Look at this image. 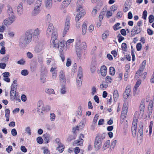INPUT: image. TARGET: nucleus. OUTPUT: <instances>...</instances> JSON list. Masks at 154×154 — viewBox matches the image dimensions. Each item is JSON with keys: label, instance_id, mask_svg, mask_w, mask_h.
Instances as JSON below:
<instances>
[{"label": "nucleus", "instance_id": "0e129e2a", "mask_svg": "<svg viewBox=\"0 0 154 154\" xmlns=\"http://www.w3.org/2000/svg\"><path fill=\"white\" fill-rule=\"evenodd\" d=\"M5 116H10V110L8 109H6L5 110Z\"/></svg>", "mask_w": 154, "mask_h": 154}, {"label": "nucleus", "instance_id": "4468645a", "mask_svg": "<svg viewBox=\"0 0 154 154\" xmlns=\"http://www.w3.org/2000/svg\"><path fill=\"white\" fill-rule=\"evenodd\" d=\"M131 89L128 87L126 88L125 92L123 94V97L125 99H127L130 96Z\"/></svg>", "mask_w": 154, "mask_h": 154}, {"label": "nucleus", "instance_id": "680f3d73", "mask_svg": "<svg viewBox=\"0 0 154 154\" xmlns=\"http://www.w3.org/2000/svg\"><path fill=\"white\" fill-rule=\"evenodd\" d=\"M0 53L1 54H4L5 53V48L4 46H2L1 49Z\"/></svg>", "mask_w": 154, "mask_h": 154}, {"label": "nucleus", "instance_id": "13d9d810", "mask_svg": "<svg viewBox=\"0 0 154 154\" xmlns=\"http://www.w3.org/2000/svg\"><path fill=\"white\" fill-rule=\"evenodd\" d=\"M2 75L4 78H6L9 77L10 73L8 72H5L2 73Z\"/></svg>", "mask_w": 154, "mask_h": 154}, {"label": "nucleus", "instance_id": "39448f33", "mask_svg": "<svg viewBox=\"0 0 154 154\" xmlns=\"http://www.w3.org/2000/svg\"><path fill=\"white\" fill-rule=\"evenodd\" d=\"M76 52L78 57L80 58L81 56L82 52L83 50H85L87 48L86 44L85 42H83L80 45H76Z\"/></svg>", "mask_w": 154, "mask_h": 154}, {"label": "nucleus", "instance_id": "dca6fc26", "mask_svg": "<svg viewBox=\"0 0 154 154\" xmlns=\"http://www.w3.org/2000/svg\"><path fill=\"white\" fill-rule=\"evenodd\" d=\"M106 69L107 68L105 66H103L101 67L100 68V73L102 75L104 76L106 75Z\"/></svg>", "mask_w": 154, "mask_h": 154}, {"label": "nucleus", "instance_id": "e2e57ef3", "mask_svg": "<svg viewBox=\"0 0 154 154\" xmlns=\"http://www.w3.org/2000/svg\"><path fill=\"white\" fill-rule=\"evenodd\" d=\"M117 142L116 140H114L111 143V147L112 148V149H114L115 147L116 143Z\"/></svg>", "mask_w": 154, "mask_h": 154}, {"label": "nucleus", "instance_id": "ddd939ff", "mask_svg": "<svg viewBox=\"0 0 154 154\" xmlns=\"http://www.w3.org/2000/svg\"><path fill=\"white\" fill-rule=\"evenodd\" d=\"M82 108L81 106H79L77 110L76 111L75 113V116L78 118L80 119L81 118L82 115Z\"/></svg>", "mask_w": 154, "mask_h": 154}, {"label": "nucleus", "instance_id": "ea45409f", "mask_svg": "<svg viewBox=\"0 0 154 154\" xmlns=\"http://www.w3.org/2000/svg\"><path fill=\"white\" fill-rule=\"evenodd\" d=\"M110 144V140H107L104 144L103 147L104 148V149H106L108 148Z\"/></svg>", "mask_w": 154, "mask_h": 154}, {"label": "nucleus", "instance_id": "9b49d317", "mask_svg": "<svg viewBox=\"0 0 154 154\" xmlns=\"http://www.w3.org/2000/svg\"><path fill=\"white\" fill-rule=\"evenodd\" d=\"M128 108L125 106V104H124L121 114V117L122 119H124L126 117L127 112Z\"/></svg>", "mask_w": 154, "mask_h": 154}, {"label": "nucleus", "instance_id": "c9c22d12", "mask_svg": "<svg viewBox=\"0 0 154 154\" xmlns=\"http://www.w3.org/2000/svg\"><path fill=\"white\" fill-rule=\"evenodd\" d=\"M112 78L110 76H107L106 78V81L107 83H111L112 81Z\"/></svg>", "mask_w": 154, "mask_h": 154}, {"label": "nucleus", "instance_id": "bf43d9fd", "mask_svg": "<svg viewBox=\"0 0 154 154\" xmlns=\"http://www.w3.org/2000/svg\"><path fill=\"white\" fill-rule=\"evenodd\" d=\"M147 15V11L145 10L143 11V14L142 18L143 19L146 20Z\"/></svg>", "mask_w": 154, "mask_h": 154}, {"label": "nucleus", "instance_id": "2f4dec72", "mask_svg": "<svg viewBox=\"0 0 154 154\" xmlns=\"http://www.w3.org/2000/svg\"><path fill=\"white\" fill-rule=\"evenodd\" d=\"M45 91L49 94H53L54 93V90L52 89H47L45 90Z\"/></svg>", "mask_w": 154, "mask_h": 154}, {"label": "nucleus", "instance_id": "6ab92c4d", "mask_svg": "<svg viewBox=\"0 0 154 154\" xmlns=\"http://www.w3.org/2000/svg\"><path fill=\"white\" fill-rule=\"evenodd\" d=\"M52 5V0H47L45 2V6L48 9L51 8Z\"/></svg>", "mask_w": 154, "mask_h": 154}, {"label": "nucleus", "instance_id": "1a4fd4ad", "mask_svg": "<svg viewBox=\"0 0 154 154\" xmlns=\"http://www.w3.org/2000/svg\"><path fill=\"white\" fill-rule=\"evenodd\" d=\"M58 42V41L57 43H55L56 44L57 46L56 47H53V48H58L60 52H62L63 50L64 47L63 41L59 42H58V45H57V43Z\"/></svg>", "mask_w": 154, "mask_h": 154}, {"label": "nucleus", "instance_id": "6e6552de", "mask_svg": "<svg viewBox=\"0 0 154 154\" xmlns=\"http://www.w3.org/2000/svg\"><path fill=\"white\" fill-rule=\"evenodd\" d=\"M59 80L60 83L62 85L66 83V79L65 73L63 71H61L60 72Z\"/></svg>", "mask_w": 154, "mask_h": 154}, {"label": "nucleus", "instance_id": "393cba45", "mask_svg": "<svg viewBox=\"0 0 154 154\" xmlns=\"http://www.w3.org/2000/svg\"><path fill=\"white\" fill-rule=\"evenodd\" d=\"M145 103L144 101H142L139 106V109L141 112H143L144 110Z\"/></svg>", "mask_w": 154, "mask_h": 154}, {"label": "nucleus", "instance_id": "09e8293b", "mask_svg": "<svg viewBox=\"0 0 154 154\" xmlns=\"http://www.w3.org/2000/svg\"><path fill=\"white\" fill-rule=\"evenodd\" d=\"M26 133H27L28 135H30L31 134V129L29 127H27L25 129Z\"/></svg>", "mask_w": 154, "mask_h": 154}, {"label": "nucleus", "instance_id": "338daca9", "mask_svg": "<svg viewBox=\"0 0 154 154\" xmlns=\"http://www.w3.org/2000/svg\"><path fill=\"white\" fill-rule=\"evenodd\" d=\"M91 94L92 95H94L95 93L96 92V89L95 86H93L91 89Z\"/></svg>", "mask_w": 154, "mask_h": 154}, {"label": "nucleus", "instance_id": "aec40b11", "mask_svg": "<svg viewBox=\"0 0 154 154\" xmlns=\"http://www.w3.org/2000/svg\"><path fill=\"white\" fill-rule=\"evenodd\" d=\"M17 85V81L16 80H14L11 86V91H16Z\"/></svg>", "mask_w": 154, "mask_h": 154}, {"label": "nucleus", "instance_id": "49530a36", "mask_svg": "<svg viewBox=\"0 0 154 154\" xmlns=\"http://www.w3.org/2000/svg\"><path fill=\"white\" fill-rule=\"evenodd\" d=\"M122 48L123 51H126L127 49L126 44L125 43H122Z\"/></svg>", "mask_w": 154, "mask_h": 154}, {"label": "nucleus", "instance_id": "de8ad7c7", "mask_svg": "<svg viewBox=\"0 0 154 154\" xmlns=\"http://www.w3.org/2000/svg\"><path fill=\"white\" fill-rule=\"evenodd\" d=\"M120 25V24L119 23H117L115 24V25L113 26V29H114L116 31L117 30L121 28V27H118Z\"/></svg>", "mask_w": 154, "mask_h": 154}, {"label": "nucleus", "instance_id": "412c9836", "mask_svg": "<svg viewBox=\"0 0 154 154\" xmlns=\"http://www.w3.org/2000/svg\"><path fill=\"white\" fill-rule=\"evenodd\" d=\"M82 34L84 35L86 33L87 30V23L84 22L82 26Z\"/></svg>", "mask_w": 154, "mask_h": 154}, {"label": "nucleus", "instance_id": "f257e3e1", "mask_svg": "<svg viewBox=\"0 0 154 154\" xmlns=\"http://www.w3.org/2000/svg\"><path fill=\"white\" fill-rule=\"evenodd\" d=\"M54 27L53 24L50 23L48 26L46 32V35L48 37L50 36L51 35V40L50 42V46L53 47H56L57 43L58 41L57 39L58 34L57 31H53Z\"/></svg>", "mask_w": 154, "mask_h": 154}, {"label": "nucleus", "instance_id": "a878e982", "mask_svg": "<svg viewBox=\"0 0 154 154\" xmlns=\"http://www.w3.org/2000/svg\"><path fill=\"white\" fill-rule=\"evenodd\" d=\"M43 137L44 138V140L45 141V143H47L49 142V140L50 139V135L47 134H45L43 135Z\"/></svg>", "mask_w": 154, "mask_h": 154}, {"label": "nucleus", "instance_id": "cd10ccee", "mask_svg": "<svg viewBox=\"0 0 154 154\" xmlns=\"http://www.w3.org/2000/svg\"><path fill=\"white\" fill-rule=\"evenodd\" d=\"M114 100L115 101L117 100V99L119 97V94L118 91L117 90H115L114 91L113 94Z\"/></svg>", "mask_w": 154, "mask_h": 154}, {"label": "nucleus", "instance_id": "69168bd1", "mask_svg": "<svg viewBox=\"0 0 154 154\" xmlns=\"http://www.w3.org/2000/svg\"><path fill=\"white\" fill-rule=\"evenodd\" d=\"M97 12V10L96 8H94L92 12V15L93 16H95Z\"/></svg>", "mask_w": 154, "mask_h": 154}, {"label": "nucleus", "instance_id": "f03ea898", "mask_svg": "<svg viewBox=\"0 0 154 154\" xmlns=\"http://www.w3.org/2000/svg\"><path fill=\"white\" fill-rule=\"evenodd\" d=\"M137 119H134L132 123V125L131 129L132 136L134 137H135L136 135L137 136L139 134L141 137H142L143 135V123L142 122H141L140 123L138 128V132L137 133Z\"/></svg>", "mask_w": 154, "mask_h": 154}, {"label": "nucleus", "instance_id": "c85d7f7f", "mask_svg": "<svg viewBox=\"0 0 154 154\" xmlns=\"http://www.w3.org/2000/svg\"><path fill=\"white\" fill-rule=\"evenodd\" d=\"M70 17L69 16H68L66 17L65 23V26L70 27Z\"/></svg>", "mask_w": 154, "mask_h": 154}, {"label": "nucleus", "instance_id": "5fc2aeb1", "mask_svg": "<svg viewBox=\"0 0 154 154\" xmlns=\"http://www.w3.org/2000/svg\"><path fill=\"white\" fill-rule=\"evenodd\" d=\"M136 48L138 51H140L142 48V45L141 43H139L137 44Z\"/></svg>", "mask_w": 154, "mask_h": 154}, {"label": "nucleus", "instance_id": "7c9ffc66", "mask_svg": "<svg viewBox=\"0 0 154 154\" xmlns=\"http://www.w3.org/2000/svg\"><path fill=\"white\" fill-rule=\"evenodd\" d=\"M104 83V82H103L102 84L100 85V88L103 90H105L108 86V85L107 83Z\"/></svg>", "mask_w": 154, "mask_h": 154}, {"label": "nucleus", "instance_id": "052dcab7", "mask_svg": "<svg viewBox=\"0 0 154 154\" xmlns=\"http://www.w3.org/2000/svg\"><path fill=\"white\" fill-rule=\"evenodd\" d=\"M60 92L62 94H64L66 93V88L65 86L62 85V88L61 89Z\"/></svg>", "mask_w": 154, "mask_h": 154}, {"label": "nucleus", "instance_id": "20e7f679", "mask_svg": "<svg viewBox=\"0 0 154 154\" xmlns=\"http://www.w3.org/2000/svg\"><path fill=\"white\" fill-rule=\"evenodd\" d=\"M105 134L103 133L101 134H98L96 137L94 146L95 148L97 150H99L101 147L102 140L105 138Z\"/></svg>", "mask_w": 154, "mask_h": 154}, {"label": "nucleus", "instance_id": "c756f323", "mask_svg": "<svg viewBox=\"0 0 154 154\" xmlns=\"http://www.w3.org/2000/svg\"><path fill=\"white\" fill-rule=\"evenodd\" d=\"M109 33L108 31H106L103 34L102 38L103 40H105L107 37L109 35Z\"/></svg>", "mask_w": 154, "mask_h": 154}, {"label": "nucleus", "instance_id": "3c124183", "mask_svg": "<svg viewBox=\"0 0 154 154\" xmlns=\"http://www.w3.org/2000/svg\"><path fill=\"white\" fill-rule=\"evenodd\" d=\"M50 117L51 121H54L55 119V115L54 113H51Z\"/></svg>", "mask_w": 154, "mask_h": 154}, {"label": "nucleus", "instance_id": "2eb2a0df", "mask_svg": "<svg viewBox=\"0 0 154 154\" xmlns=\"http://www.w3.org/2000/svg\"><path fill=\"white\" fill-rule=\"evenodd\" d=\"M141 83V80H138L136 83V84L134 87V93L133 94L134 95H135L137 94L136 91L137 90L139 86L140 85Z\"/></svg>", "mask_w": 154, "mask_h": 154}, {"label": "nucleus", "instance_id": "b1692460", "mask_svg": "<svg viewBox=\"0 0 154 154\" xmlns=\"http://www.w3.org/2000/svg\"><path fill=\"white\" fill-rule=\"evenodd\" d=\"M146 63V60H144L142 62L140 67L139 69V71L140 70L141 71H143L145 67Z\"/></svg>", "mask_w": 154, "mask_h": 154}, {"label": "nucleus", "instance_id": "0eeeda50", "mask_svg": "<svg viewBox=\"0 0 154 154\" xmlns=\"http://www.w3.org/2000/svg\"><path fill=\"white\" fill-rule=\"evenodd\" d=\"M27 33H28L31 35V39H32V35L34 38H38L39 36L40 31L38 28L35 29H31L28 31Z\"/></svg>", "mask_w": 154, "mask_h": 154}, {"label": "nucleus", "instance_id": "473e14b6", "mask_svg": "<svg viewBox=\"0 0 154 154\" xmlns=\"http://www.w3.org/2000/svg\"><path fill=\"white\" fill-rule=\"evenodd\" d=\"M134 29L136 32V34H138L140 33L141 31V29L137 26H134Z\"/></svg>", "mask_w": 154, "mask_h": 154}, {"label": "nucleus", "instance_id": "58836bf2", "mask_svg": "<svg viewBox=\"0 0 154 154\" xmlns=\"http://www.w3.org/2000/svg\"><path fill=\"white\" fill-rule=\"evenodd\" d=\"M69 28V27L64 26V29L63 33V37H64L65 36V35L68 32Z\"/></svg>", "mask_w": 154, "mask_h": 154}, {"label": "nucleus", "instance_id": "f704fd0d", "mask_svg": "<svg viewBox=\"0 0 154 154\" xmlns=\"http://www.w3.org/2000/svg\"><path fill=\"white\" fill-rule=\"evenodd\" d=\"M79 5H78L76 8V11L80 12L82 11V10H85L83 9L81 5L82 4H78Z\"/></svg>", "mask_w": 154, "mask_h": 154}, {"label": "nucleus", "instance_id": "774afa93", "mask_svg": "<svg viewBox=\"0 0 154 154\" xmlns=\"http://www.w3.org/2000/svg\"><path fill=\"white\" fill-rule=\"evenodd\" d=\"M13 150L12 147L11 146H9L6 149V151L8 153H9Z\"/></svg>", "mask_w": 154, "mask_h": 154}, {"label": "nucleus", "instance_id": "8fccbe9b", "mask_svg": "<svg viewBox=\"0 0 154 154\" xmlns=\"http://www.w3.org/2000/svg\"><path fill=\"white\" fill-rule=\"evenodd\" d=\"M117 37L118 38V41L119 43L121 42L124 39V38L120 34H119V35L117 36Z\"/></svg>", "mask_w": 154, "mask_h": 154}, {"label": "nucleus", "instance_id": "6e6d98bb", "mask_svg": "<svg viewBox=\"0 0 154 154\" xmlns=\"http://www.w3.org/2000/svg\"><path fill=\"white\" fill-rule=\"evenodd\" d=\"M9 59V55H7L5 56L1 60L2 62H6Z\"/></svg>", "mask_w": 154, "mask_h": 154}, {"label": "nucleus", "instance_id": "f3484780", "mask_svg": "<svg viewBox=\"0 0 154 154\" xmlns=\"http://www.w3.org/2000/svg\"><path fill=\"white\" fill-rule=\"evenodd\" d=\"M40 7L35 6L34 9L32 11V15L33 16H35L38 14L39 12Z\"/></svg>", "mask_w": 154, "mask_h": 154}, {"label": "nucleus", "instance_id": "864d4df0", "mask_svg": "<svg viewBox=\"0 0 154 154\" xmlns=\"http://www.w3.org/2000/svg\"><path fill=\"white\" fill-rule=\"evenodd\" d=\"M149 22L150 23H152L154 20V17L152 15H150L149 17Z\"/></svg>", "mask_w": 154, "mask_h": 154}, {"label": "nucleus", "instance_id": "9d476101", "mask_svg": "<svg viewBox=\"0 0 154 154\" xmlns=\"http://www.w3.org/2000/svg\"><path fill=\"white\" fill-rule=\"evenodd\" d=\"M84 138V136L83 134H81L79 137V140H76L73 143V144L77 146H82L83 142V140L82 138Z\"/></svg>", "mask_w": 154, "mask_h": 154}, {"label": "nucleus", "instance_id": "603ef678", "mask_svg": "<svg viewBox=\"0 0 154 154\" xmlns=\"http://www.w3.org/2000/svg\"><path fill=\"white\" fill-rule=\"evenodd\" d=\"M25 61L23 59H21L20 60H18L17 62V63L20 65H23L25 64Z\"/></svg>", "mask_w": 154, "mask_h": 154}, {"label": "nucleus", "instance_id": "79ce46f5", "mask_svg": "<svg viewBox=\"0 0 154 154\" xmlns=\"http://www.w3.org/2000/svg\"><path fill=\"white\" fill-rule=\"evenodd\" d=\"M21 74L23 75L26 76L28 74L29 72L27 69H24L21 71Z\"/></svg>", "mask_w": 154, "mask_h": 154}, {"label": "nucleus", "instance_id": "5701e85b", "mask_svg": "<svg viewBox=\"0 0 154 154\" xmlns=\"http://www.w3.org/2000/svg\"><path fill=\"white\" fill-rule=\"evenodd\" d=\"M37 112L39 115H41L43 113V112L45 111V107L44 106L37 107Z\"/></svg>", "mask_w": 154, "mask_h": 154}, {"label": "nucleus", "instance_id": "f8f14e48", "mask_svg": "<svg viewBox=\"0 0 154 154\" xmlns=\"http://www.w3.org/2000/svg\"><path fill=\"white\" fill-rule=\"evenodd\" d=\"M85 10H82V11L79 12L77 14L75 20L76 22L79 21L80 19L82 18L85 15Z\"/></svg>", "mask_w": 154, "mask_h": 154}, {"label": "nucleus", "instance_id": "423d86ee", "mask_svg": "<svg viewBox=\"0 0 154 154\" xmlns=\"http://www.w3.org/2000/svg\"><path fill=\"white\" fill-rule=\"evenodd\" d=\"M82 67L81 66H80L78 71L77 77L76 79L77 85L78 86V87L79 88H80L81 86L82 82Z\"/></svg>", "mask_w": 154, "mask_h": 154}, {"label": "nucleus", "instance_id": "37998d69", "mask_svg": "<svg viewBox=\"0 0 154 154\" xmlns=\"http://www.w3.org/2000/svg\"><path fill=\"white\" fill-rule=\"evenodd\" d=\"M9 16V18H10V19L13 20L14 21L15 19V16L14 15V12L11 13L10 14H8Z\"/></svg>", "mask_w": 154, "mask_h": 154}, {"label": "nucleus", "instance_id": "4d7b16f0", "mask_svg": "<svg viewBox=\"0 0 154 154\" xmlns=\"http://www.w3.org/2000/svg\"><path fill=\"white\" fill-rule=\"evenodd\" d=\"M11 134L13 136H16L17 134V131L14 128L11 131Z\"/></svg>", "mask_w": 154, "mask_h": 154}, {"label": "nucleus", "instance_id": "7ed1b4c3", "mask_svg": "<svg viewBox=\"0 0 154 154\" xmlns=\"http://www.w3.org/2000/svg\"><path fill=\"white\" fill-rule=\"evenodd\" d=\"M26 33L25 36L21 37L19 41V46L22 47H26L31 41V35Z\"/></svg>", "mask_w": 154, "mask_h": 154}, {"label": "nucleus", "instance_id": "4be33fe9", "mask_svg": "<svg viewBox=\"0 0 154 154\" xmlns=\"http://www.w3.org/2000/svg\"><path fill=\"white\" fill-rule=\"evenodd\" d=\"M64 149V146L63 144H59L58 147L57 148V150L60 152L61 153L63 150Z\"/></svg>", "mask_w": 154, "mask_h": 154}, {"label": "nucleus", "instance_id": "e433bc0d", "mask_svg": "<svg viewBox=\"0 0 154 154\" xmlns=\"http://www.w3.org/2000/svg\"><path fill=\"white\" fill-rule=\"evenodd\" d=\"M115 72V68L112 67H111L109 68V73L112 75H114Z\"/></svg>", "mask_w": 154, "mask_h": 154}, {"label": "nucleus", "instance_id": "c03bdc74", "mask_svg": "<svg viewBox=\"0 0 154 154\" xmlns=\"http://www.w3.org/2000/svg\"><path fill=\"white\" fill-rule=\"evenodd\" d=\"M36 140L37 143L39 144H42L43 143V140L41 137H38L36 139Z\"/></svg>", "mask_w": 154, "mask_h": 154}, {"label": "nucleus", "instance_id": "a211bd4d", "mask_svg": "<svg viewBox=\"0 0 154 154\" xmlns=\"http://www.w3.org/2000/svg\"><path fill=\"white\" fill-rule=\"evenodd\" d=\"M14 21L13 20L8 18L5 19L3 23L4 25L7 26L11 24Z\"/></svg>", "mask_w": 154, "mask_h": 154}, {"label": "nucleus", "instance_id": "bb28decb", "mask_svg": "<svg viewBox=\"0 0 154 154\" xmlns=\"http://www.w3.org/2000/svg\"><path fill=\"white\" fill-rule=\"evenodd\" d=\"M23 6L21 3L19 4L17 7V11L19 14H21L23 13Z\"/></svg>", "mask_w": 154, "mask_h": 154}, {"label": "nucleus", "instance_id": "a18cd8bd", "mask_svg": "<svg viewBox=\"0 0 154 154\" xmlns=\"http://www.w3.org/2000/svg\"><path fill=\"white\" fill-rule=\"evenodd\" d=\"M42 48L39 46H36L35 49V51L36 53H39L41 51Z\"/></svg>", "mask_w": 154, "mask_h": 154}, {"label": "nucleus", "instance_id": "4c0bfd02", "mask_svg": "<svg viewBox=\"0 0 154 154\" xmlns=\"http://www.w3.org/2000/svg\"><path fill=\"white\" fill-rule=\"evenodd\" d=\"M143 71H139V69L137 71L135 74V77L137 78H139L140 76L141 75Z\"/></svg>", "mask_w": 154, "mask_h": 154}, {"label": "nucleus", "instance_id": "a19ab883", "mask_svg": "<svg viewBox=\"0 0 154 154\" xmlns=\"http://www.w3.org/2000/svg\"><path fill=\"white\" fill-rule=\"evenodd\" d=\"M91 71L92 73H94L96 70V67L94 64L91 65L90 68Z\"/></svg>", "mask_w": 154, "mask_h": 154}, {"label": "nucleus", "instance_id": "72a5a7b5", "mask_svg": "<svg viewBox=\"0 0 154 154\" xmlns=\"http://www.w3.org/2000/svg\"><path fill=\"white\" fill-rule=\"evenodd\" d=\"M71 0H65L63 2L64 7H67L70 3Z\"/></svg>", "mask_w": 154, "mask_h": 154}]
</instances>
